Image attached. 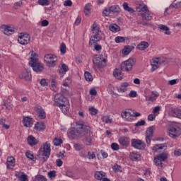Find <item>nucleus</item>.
<instances>
[{
    "mask_svg": "<svg viewBox=\"0 0 181 181\" xmlns=\"http://www.w3.org/2000/svg\"><path fill=\"white\" fill-rule=\"evenodd\" d=\"M69 134L72 139L83 138L82 142L84 145H86V146H90L93 142L91 127L86 124H78L77 127H71Z\"/></svg>",
    "mask_w": 181,
    "mask_h": 181,
    "instance_id": "nucleus-1",
    "label": "nucleus"
},
{
    "mask_svg": "<svg viewBox=\"0 0 181 181\" xmlns=\"http://www.w3.org/2000/svg\"><path fill=\"white\" fill-rule=\"evenodd\" d=\"M31 54L30 61L29 62V66L32 67L33 71L35 73H40L45 70V66H43V64L39 62V58H37L38 55L36 52L31 51L30 52Z\"/></svg>",
    "mask_w": 181,
    "mask_h": 181,
    "instance_id": "nucleus-2",
    "label": "nucleus"
},
{
    "mask_svg": "<svg viewBox=\"0 0 181 181\" xmlns=\"http://www.w3.org/2000/svg\"><path fill=\"white\" fill-rule=\"evenodd\" d=\"M51 151L52 149L50 148V144H49V142H46L45 144L43 145V147L41 148L38 151V159L42 160L43 162L47 161L50 157Z\"/></svg>",
    "mask_w": 181,
    "mask_h": 181,
    "instance_id": "nucleus-3",
    "label": "nucleus"
},
{
    "mask_svg": "<svg viewBox=\"0 0 181 181\" xmlns=\"http://www.w3.org/2000/svg\"><path fill=\"white\" fill-rule=\"evenodd\" d=\"M168 136L173 139H176L181 136V124L179 122H173L168 130Z\"/></svg>",
    "mask_w": 181,
    "mask_h": 181,
    "instance_id": "nucleus-4",
    "label": "nucleus"
},
{
    "mask_svg": "<svg viewBox=\"0 0 181 181\" xmlns=\"http://www.w3.org/2000/svg\"><path fill=\"white\" fill-rule=\"evenodd\" d=\"M136 11L138 12H144L140 13V15L144 21H151L152 16L149 13V10L148 9V6L146 5L140 4L138 8H136Z\"/></svg>",
    "mask_w": 181,
    "mask_h": 181,
    "instance_id": "nucleus-5",
    "label": "nucleus"
},
{
    "mask_svg": "<svg viewBox=\"0 0 181 181\" xmlns=\"http://www.w3.org/2000/svg\"><path fill=\"white\" fill-rule=\"evenodd\" d=\"M136 63V59L133 58H129V59L123 62L121 64L122 71H131L132 67L135 66Z\"/></svg>",
    "mask_w": 181,
    "mask_h": 181,
    "instance_id": "nucleus-6",
    "label": "nucleus"
},
{
    "mask_svg": "<svg viewBox=\"0 0 181 181\" xmlns=\"http://www.w3.org/2000/svg\"><path fill=\"white\" fill-rule=\"evenodd\" d=\"M93 63L96 67H98V69H103V67L107 66V59L103 58V55H96L93 59Z\"/></svg>",
    "mask_w": 181,
    "mask_h": 181,
    "instance_id": "nucleus-7",
    "label": "nucleus"
},
{
    "mask_svg": "<svg viewBox=\"0 0 181 181\" xmlns=\"http://www.w3.org/2000/svg\"><path fill=\"white\" fill-rule=\"evenodd\" d=\"M44 60L48 67H54L56 62H57V57L52 54H46L44 57Z\"/></svg>",
    "mask_w": 181,
    "mask_h": 181,
    "instance_id": "nucleus-8",
    "label": "nucleus"
},
{
    "mask_svg": "<svg viewBox=\"0 0 181 181\" xmlns=\"http://www.w3.org/2000/svg\"><path fill=\"white\" fill-rule=\"evenodd\" d=\"M132 146L135 149H139V151H144L146 148V144L142 140L132 139L131 140Z\"/></svg>",
    "mask_w": 181,
    "mask_h": 181,
    "instance_id": "nucleus-9",
    "label": "nucleus"
},
{
    "mask_svg": "<svg viewBox=\"0 0 181 181\" xmlns=\"http://www.w3.org/2000/svg\"><path fill=\"white\" fill-rule=\"evenodd\" d=\"M18 42L23 46L25 45H29V42H30V35L28 33H21L18 35Z\"/></svg>",
    "mask_w": 181,
    "mask_h": 181,
    "instance_id": "nucleus-10",
    "label": "nucleus"
},
{
    "mask_svg": "<svg viewBox=\"0 0 181 181\" xmlns=\"http://www.w3.org/2000/svg\"><path fill=\"white\" fill-rule=\"evenodd\" d=\"M54 101L55 105L57 107H59V105H62V104H66L69 100H67V98L63 96L62 93H57L54 96Z\"/></svg>",
    "mask_w": 181,
    "mask_h": 181,
    "instance_id": "nucleus-11",
    "label": "nucleus"
},
{
    "mask_svg": "<svg viewBox=\"0 0 181 181\" xmlns=\"http://www.w3.org/2000/svg\"><path fill=\"white\" fill-rule=\"evenodd\" d=\"M155 129V126H151L148 127L146 132V142L148 145L151 144L152 138H153V130Z\"/></svg>",
    "mask_w": 181,
    "mask_h": 181,
    "instance_id": "nucleus-12",
    "label": "nucleus"
},
{
    "mask_svg": "<svg viewBox=\"0 0 181 181\" xmlns=\"http://www.w3.org/2000/svg\"><path fill=\"white\" fill-rule=\"evenodd\" d=\"M1 29L4 35L7 36H11V35L15 33V28L9 25H2Z\"/></svg>",
    "mask_w": 181,
    "mask_h": 181,
    "instance_id": "nucleus-13",
    "label": "nucleus"
},
{
    "mask_svg": "<svg viewBox=\"0 0 181 181\" xmlns=\"http://www.w3.org/2000/svg\"><path fill=\"white\" fill-rule=\"evenodd\" d=\"M19 78L24 79L25 81H30L32 80L30 69L25 68V71L19 74Z\"/></svg>",
    "mask_w": 181,
    "mask_h": 181,
    "instance_id": "nucleus-14",
    "label": "nucleus"
},
{
    "mask_svg": "<svg viewBox=\"0 0 181 181\" xmlns=\"http://www.w3.org/2000/svg\"><path fill=\"white\" fill-rule=\"evenodd\" d=\"M36 112L40 118V119H45L46 118V112H45V110H43V107L42 106L38 105L36 107Z\"/></svg>",
    "mask_w": 181,
    "mask_h": 181,
    "instance_id": "nucleus-15",
    "label": "nucleus"
},
{
    "mask_svg": "<svg viewBox=\"0 0 181 181\" xmlns=\"http://www.w3.org/2000/svg\"><path fill=\"white\" fill-rule=\"evenodd\" d=\"M23 124L26 128H31L33 125V119L29 117H24L23 119Z\"/></svg>",
    "mask_w": 181,
    "mask_h": 181,
    "instance_id": "nucleus-16",
    "label": "nucleus"
},
{
    "mask_svg": "<svg viewBox=\"0 0 181 181\" xmlns=\"http://www.w3.org/2000/svg\"><path fill=\"white\" fill-rule=\"evenodd\" d=\"M92 30L93 32H95V35H93L94 37H95V38L98 40H101L103 39V37H101V35H100V33H101V31H100V28H97V25L93 24L92 25Z\"/></svg>",
    "mask_w": 181,
    "mask_h": 181,
    "instance_id": "nucleus-17",
    "label": "nucleus"
},
{
    "mask_svg": "<svg viewBox=\"0 0 181 181\" xmlns=\"http://www.w3.org/2000/svg\"><path fill=\"white\" fill-rule=\"evenodd\" d=\"M58 107H60L63 114H67L70 110V103L68 100L66 103H63Z\"/></svg>",
    "mask_w": 181,
    "mask_h": 181,
    "instance_id": "nucleus-18",
    "label": "nucleus"
},
{
    "mask_svg": "<svg viewBox=\"0 0 181 181\" xmlns=\"http://www.w3.org/2000/svg\"><path fill=\"white\" fill-rule=\"evenodd\" d=\"M149 47V43L148 42L141 41L138 45L137 49L141 50V52L144 50H146Z\"/></svg>",
    "mask_w": 181,
    "mask_h": 181,
    "instance_id": "nucleus-19",
    "label": "nucleus"
},
{
    "mask_svg": "<svg viewBox=\"0 0 181 181\" xmlns=\"http://www.w3.org/2000/svg\"><path fill=\"white\" fill-rule=\"evenodd\" d=\"M170 114L173 117L175 118H179L181 119V110L180 109H173L172 108L170 110Z\"/></svg>",
    "mask_w": 181,
    "mask_h": 181,
    "instance_id": "nucleus-20",
    "label": "nucleus"
},
{
    "mask_svg": "<svg viewBox=\"0 0 181 181\" xmlns=\"http://www.w3.org/2000/svg\"><path fill=\"white\" fill-rule=\"evenodd\" d=\"M119 144H120L122 146H128V145H129V139L126 136H122L119 139Z\"/></svg>",
    "mask_w": 181,
    "mask_h": 181,
    "instance_id": "nucleus-21",
    "label": "nucleus"
},
{
    "mask_svg": "<svg viewBox=\"0 0 181 181\" xmlns=\"http://www.w3.org/2000/svg\"><path fill=\"white\" fill-rule=\"evenodd\" d=\"M160 60H159V58H156V59H153L151 62V71H155V70H158L159 69V64H160Z\"/></svg>",
    "mask_w": 181,
    "mask_h": 181,
    "instance_id": "nucleus-22",
    "label": "nucleus"
},
{
    "mask_svg": "<svg viewBox=\"0 0 181 181\" xmlns=\"http://www.w3.org/2000/svg\"><path fill=\"white\" fill-rule=\"evenodd\" d=\"M7 169H12L15 167V158L13 157H8L7 158Z\"/></svg>",
    "mask_w": 181,
    "mask_h": 181,
    "instance_id": "nucleus-23",
    "label": "nucleus"
},
{
    "mask_svg": "<svg viewBox=\"0 0 181 181\" xmlns=\"http://www.w3.org/2000/svg\"><path fill=\"white\" fill-rule=\"evenodd\" d=\"M166 149L168 148V144H156L154 146H153V151L154 152H158L160 149Z\"/></svg>",
    "mask_w": 181,
    "mask_h": 181,
    "instance_id": "nucleus-24",
    "label": "nucleus"
},
{
    "mask_svg": "<svg viewBox=\"0 0 181 181\" xmlns=\"http://www.w3.org/2000/svg\"><path fill=\"white\" fill-rule=\"evenodd\" d=\"M109 12L110 13H119L121 12V8L118 5H114L109 7Z\"/></svg>",
    "mask_w": 181,
    "mask_h": 181,
    "instance_id": "nucleus-25",
    "label": "nucleus"
},
{
    "mask_svg": "<svg viewBox=\"0 0 181 181\" xmlns=\"http://www.w3.org/2000/svg\"><path fill=\"white\" fill-rule=\"evenodd\" d=\"M27 141L28 145H30V146H35V145L37 144V140L36 139V138H35V136L32 135L28 137Z\"/></svg>",
    "mask_w": 181,
    "mask_h": 181,
    "instance_id": "nucleus-26",
    "label": "nucleus"
},
{
    "mask_svg": "<svg viewBox=\"0 0 181 181\" xmlns=\"http://www.w3.org/2000/svg\"><path fill=\"white\" fill-rule=\"evenodd\" d=\"M129 86V83L127 82L122 83L120 87H117L118 93H125L127 91V87Z\"/></svg>",
    "mask_w": 181,
    "mask_h": 181,
    "instance_id": "nucleus-27",
    "label": "nucleus"
},
{
    "mask_svg": "<svg viewBox=\"0 0 181 181\" xmlns=\"http://www.w3.org/2000/svg\"><path fill=\"white\" fill-rule=\"evenodd\" d=\"M121 116L122 118H124L126 121H132V119L131 118V117H132V113L129 112H127V111L122 112L121 114Z\"/></svg>",
    "mask_w": 181,
    "mask_h": 181,
    "instance_id": "nucleus-28",
    "label": "nucleus"
},
{
    "mask_svg": "<svg viewBox=\"0 0 181 181\" xmlns=\"http://www.w3.org/2000/svg\"><path fill=\"white\" fill-rule=\"evenodd\" d=\"M113 76L115 77V78H117V80H122V74L119 69H115L113 71Z\"/></svg>",
    "mask_w": 181,
    "mask_h": 181,
    "instance_id": "nucleus-29",
    "label": "nucleus"
},
{
    "mask_svg": "<svg viewBox=\"0 0 181 181\" xmlns=\"http://www.w3.org/2000/svg\"><path fill=\"white\" fill-rule=\"evenodd\" d=\"M35 129H36V131H45V129H46V125H45L44 122H37L35 124Z\"/></svg>",
    "mask_w": 181,
    "mask_h": 181,
    "instance_id": "nucleus-30",
    "label": "nucleus"
},
{
    "mask_svg": "<svg viewBox=\"0 0 181 181\" xmlns=\"http://www.w3.org/2000/svg\"><path fill=\"white\" fill-rule=\"evenodd\" d=\"M133 49H134V47H131L129 45L125 46L122 49V53L124 54V56H128L129 52H132Z\"/></svg>",
    "mask_w": 181,
    "mask_h": 181,
    "instance_id": "nucleus-31",
    "label": "nucleus"
},
{
    "mask_svg": "<svg viewBox=\"0 0 181 181\" xmlns=\"http://www.w3.org/2000/svg\"><path fill=\"white\" fill-rule=\"evenodd\" d=\"M130 158L132 160H141V154L139 153H132L130 154Z\"/></svg>",
    "mask_w": 181,
    "mask_h": 181,
    "instance_id": "nucleus-32",
    "label": "nucleus"
},
{
    "mask_svg": "<svg viewBox=\"0 0 181 181\" xmlns=\"http://www.w3.org/2000/svg\"><path fill=\"white\" fill-rule=\"evenodd\" d=\"M109 29L111 32H119L121 30V28L117 24L110 25Z\"/></svg>",
    "mask_w": 181,
    "mask_h": 181,
    "instance_id": "nucleus-33",
    "label": "nucleus"
},
{
    "mask_svg": "<svg viewBox=\"0 0 181 181\" xmlns=\"http://www.w3.org/2000/svg\"><path fill=\"white\" fill-rule=\"evenodd\" d=\"M123 8L124 9V11L129 12V13H134V12H135V10H134V8L129 7V6L128 5V3H127V2H124L123 4Z\"/></svg>",
    "mask_w": 181,
    "mask_h": 181,
    "instance_id": "nucleus-34",
    "label": "nucleus"
},
{
    "mask_svg": "<svg viewBox=\"0 0 181 181\" xmlns=\"http://www.w3.org/2000/svg\"><path fill=\"white\" fill-rule=\"evenodd\" d=\"M158 29H160V30H163L165 31V35H170V31H169V28L168 26L165 25H158Z\"/></svg>",
    "mask_w": 181,
    "mask_h": 181,
    "instance_id": "nucleus-35",
    "label": "nucleus"
},
{
    "mask_svg": "<svg viewBox=\"0 0 181 181\" xmlns=\"http://www.w3.org/2000/svg\"><path fill=\"white\" fill-rule=\"evenodd\" d=\"M157 157L159 158L161 162H165L168 159V153H161L157 155Z\"/></svg>",
    "mask_w": 181,
    "mask_h": 181,
    "instance_id": "nucleus-36",
    "label": "nucleus"
},
{
    "mask_svg": "<svg viewBox=\"0 0 181 181\" xmlns=\"http://www.w3.org/2000/svg\"><path fill=\"white\" fill-rule=\"evenodd\" d=\"M153 162L154 164L156 165V166H160L161 168H163V163H162L160 159L157 157V156L154 157Z\"/></svg>",
    "mask_w": 181,
    "mask_h": 181,
    "instance_id": "nucleus-37",
    "label": "nucleus"
},
{
    "mask_svg": "<svg viewBox=\"0 0 181 181\" xmlns=\"http://www.w3.org/2000/svg\"><path fill=\"white\" fill-rule=\"evenodd\" d=\"M90 11H91V4L88 3L86 4L84 7V13L86 16L90 13Z\"/></svg>",
    "mask_w": 181,
    "mask_h": 181,
    "instance_id": "nucleus-38",
    "label": "nucleus"
},
{
    "mask_svg": "<svg viewBox=\"0 0 181 181\" xmlns=\"http://www.w3.org/2000/svg\"><path fill=\"white\" fill-rule=\"evenodd\" d=\"M97 42H100L99 40L94 37V35L91 36L89 41V46H90V47H93V44L97 45Z\"/></svg>",
    "mask_w": 181,
    "mask_h": 181,
    "instance_id": "nucleus-39",
    "label": "nucleus"
},
{
    "mask_svg": "<svg viewBox=\"0 0 181 181\" xmlns=\"http://www.w3.org/2000/svg\"><path fill=\"white\" fill-rule=\"evenodd\" d=\"M104 174H103V172L101 171H97L95 173V178L97 179V180H102L103 177H104Z\"/></svg>",
    "mask_w": 181,
    "mask_h": 181,
    "instance_id": "nucleus-40",
    "label": "nucleus"
},
{
    "mask_svg": "<svg viewBox=\"0 0 181 181\" xmlns=\"http://www.w3.org/2000/svg\"><path fill=\"white\" fill-rule=\"evenodd\" d=\"M84 77L86 81H93V75L88 71H86L84 74Z\"/></svg>",
    "mask_w": 181,
    "mask_h": 181,
    "instance_id": "nucleus-41",
    "label": "nucleus"
},
{
    "mask_svg": "<svg viewBox=\"0 0 181 181\" xmlns=\"http://www.w3.org/2000/svg\"><path fill=\"white\" fill-rule=\"evenodd\" d=\"M125 39L128 40L127 37L117 36L115 37V40L116 43H124V42H125Z\"/></svg>",
    "mask_w": 181,
    "mask_h": 181,
    "instance_id": "nucleus-42",
    "label": "nucleus"
},
{
    "mask_svg": "<svg viewBox=\"0 0 181 181\" xmlns=\"http://www.w3.org/2000/svg\"><path fill=\"white\" fill-rule=\"evenodd\" d=\"M102 121H103V122H105V124H111V122H112V119H110V116H108V115L103 116L102 117Z\"/></svg>",
    "mask_w": 181,
    "mask_h": 181,
    "instance_id": "nucleus-43",
    "label": "nucleus"
},
{
    "mask_svg": "<svg viewBox=\"0 0 181 181\" xmlns=\"http://www.w3.org/2000/svg\"><path fill=\"white\" fill-rule=\"evenodd\" d=\"M34 181H47V180L42 175H37Z\"/></svg>",
    "mask_w": 181,
    "mask_h": 181,
    "instance_id": "nucleus-44",
    "label": "nucleus"
},
{
    "mask_svg": "<svg viewBox=\"0 0 181 181\" xmlns=\"http://www.w3.org/2000/svg\"><path fill=\"white\" fill-rule=\"evenodd\" d=\"M39 5H42V6H47L50 4L49 0H38L37 1Z\"/></svg>",
    "mask_w": 181,
    "mask_h": 181,
    "instance_id": "nucleus-45",
    "label": "nucleus"
},
{
    "mask_svg": "<svg viewBox=\"0 0 181 181\" xmlns=\"http://www.w3.org/2000/svg\"><path fill=\"white\" fill-rule=\"evenodd\" d=\"M53 143L55 146H59L61 144H63V140L62 139L55 138Z\"/></svg>",
    "mask_w": 181,
    "mask_h": 181,
    "instance_id": "nucleus-46",
    "label": "nucleus"
},
{
    "mask_svg": "<svg viewBox=\"0 0 181 181\" xmlns=\"http://www.w3.org/2000/svg\"><path fill=\"white\" fill-rule=\"evenodd\" d=\"M170 8H175V9H179V8H181V1L175 3L173 2L172 4L170 6Z\"/></svg>",
    "mask_w": 181,
    "mask_h": 181,
    "instance_id": "nucleus-47",
    "label": "nucleus"
},
{
    "mask_svg": "<svg viewBox=\"0 0 181 181\" xmlns=\"http://www.w3.org/2000/svg\"><path fill=\"white\" fill-rule=\"evenodd\" d=\"M66 50H67L66 44H64V42H62L61 44V47H60V52H61L62 54H64L66 53Z\"/></svg>",
    "mask_w": 181,
    "mask_h": 181,
    "instance_id": "nucleus-48",
    "label": "nucleus"
},
{
    "mask_svg": "<svg viewBox=\"0 0 181 181\" xmlns=\"http://www.w3.org/2000/svg\"><path fill=\"white\" fill-rule=\"evenodd\" d=\"M69 71V66L66 64L62 65V74H66V72Z\"/></svg>",
    "mask_w": 181,
    "mask_h": 181,
    "instance_id": "nucleus-49",
    "label": "nucleus"
},
{
    "mask_svg": "<svg viewBox=\"0 0 181 181\" xmlns=\"http://www.w3.org/2000/svg\"><path fill=\"white\" fill-rule=\"evenodd\" d=\"M89 112L90 115H97L98 110L94 107L89 108Z\"/></svg>",
    "mask_w": 181,
    "mask_h": 181,
    "instance_id": "nucleus-50",
    "label": "nucleus"
},
{
    "mask_svg": "<svg viewBox=\"0 0 181 181\" xmlns=\"http://www.w3.org/2000/svg\"><path fill=\"white\" fill-rule=\"evenodd\" d=\"M146 100L150 103H154V101H156V98L153 95L146 96Z\"/></svg>",
    "mask_w": 181,
    "mask_h": 181,
    "instance_id": "nucleus-51",
    "label": "nucleus"
},
{
    "mask_svg": "<svg viewBox=\"0 0 181 181\" xmlns=\"http://www.w3.org/2000/svg\"><path fill=\"white\" fill-rule=\"evenodd\" d=\"M111 148L113 151H119V145L117 143H112L111 144Z\"/></svg>",
    "mask_w": 181,
    "mask_h": 181,
    "instance_id": "nucleus-52",
    "label": "nucleus"
},
{
    "mask_svg": "<svg viewBox=\"0 0 181 181\" xmlns=\"http://www.w3.org/2000/svg\"><path fill=\"white\" fill-rule=\"evenodd\" d=\"M146 124V122H145V120H141L139 122H137L134 126L135 127H144V125H145Z\"/></svg>",
    "mask_w": 181,
    "mask_h": 181,
    "instance_id": "nucleus-53",
    "label": "nucleus"
},
{
    "mask_svg": "<svg viewBox=\"0 0 181 181\" xmlns=\"http://www.w3.org/2000/svg\"><path fill=\"white\" fill-rule=\"evenodd\" d=\"M74 148L76 151H81V149H83V145L80 144H74Z\"/></svg>",
    "mask_w": 181,
    "mask_h": 181,
    "instance_id": "nucleus-54",
    "label": "nucleus"
},
{
    "mask_svg": "<svg viewBox=\"0 0 181 181\" xmlns=\"http://www.w3.org/2000/svg\"><path fill=\"white\" fill-rule=\"evenodd\" d=\"M136 95H138V93H136V91L135 90H131L129 94V96L131 97V98H135Z\"/></svg>",
    "mask_w": 181,
    "mask_h": 181,
    "instance_id": "nucleus-55",
    "label": "nucleus"
},
{
    "mask_svg": "<svg viewBox=\"0 0 181 181\" xmlns=\"http://www.w3.org/2000/svg\"><path fill=\"white\" fill-rule=\"evenodd\" d=\"M25 156H26L28 159H30L31 160H33L34 156H33V154L31 153L30 152L27 151V152L25 153Z\"/></svg>",
    "mask_w": 181,
    "mask_h": 181,
    "instance_id": "nucleus-56",
    "label": "nucleus"
},
{
    "mask_svg": "<svg viewBox=\"0 0 181 181\" xmlns=\"http://www.w3.org/2000/svg\"><path fill=\"white\" fill-rule=\"evenodd\" d=\"M48 176L49 177H50V179H52V177H56V171L55 170L49 171L48 173Z\"/></svg>",
    "mask_w": 181,
    "mask_h": 181,
    "instance_id": "nucleus-57",
    "label": "nucleus"
},
{
    "mask_svg": "<svg viewBox=\"0 0 181 181\" xmlns=\"http://www.w3.org/2000/svg\"><path fill=\"white\" fill-rule=\"evenodd\" d=\"M113 170H115V172H119V170H121V166L118 165V164H115L113 167H112Z\"/></svg>",
    "mask_w": 181,
    "mask_h": 181,
    "instance_id": "nucleus-58",
    "label": "nucleus"
},
{
    "mask_svg": "<svg viewBox=\"0 0 181 181\" xmlns=\"http://www.w3.org/2000/svg\"><path fill=\"white\" fill-rule=\"evenodd\" d=\"M64 6H71L73 5V2H71V0H66L64 2Z\"/></svg>",
    "mask_w": 181,
    "mask_h": 181,
    "instance_id": "nucleus-59",
    "label": "nucleus"
},
{
    "mask_svg": "<svg viewBox=\"0 0 181 181\" xmlns=\"http://www.w3.org/2000/svg\"><path fill=\"white\" fill-rule=\"evenodd\" d=\"M156 118V115L155 114H151L148 116V121H153Z\"/></svg>",
    "mask_w": 181,
    "mask_h": 181,
    "instance_id": "nucleus-60",
    "label": "nucleus"
},
{
    "mask_svg": "<svg viewBox=\"0 0 181 181\" xmlns=\"http://www.w3.org/2000/svg\"><path fill=\"white\" fill-rule=\"evenodd\" d=\"M40 83L42 87H46V86H47V81L45 78L41 79Z\"/></svg>",
    "mask_w": 181,
    "mask_h": 181,
    "instance_id": "nucleus-61",
    "label": "nucleus"
},
{
    "mask_svg": "<svg viewBox=\"0 0 181 181\" xmlns=\"http://www.w3.org/2000/svg\"><path fill=\"white\" fill-rule=\"evenodd\" d=\"M20 180L21 181H29V180H28V176L25 174L22 175L20 177Z\"/></svg>",
    "mask_w": 181,
    "mask_h": 181,
    "instance_id": "nucleus-62",
    "label": "nucleus"
},
{
    "mask_svg": "<svg viewBox=\"0 0 181 181\" xmlns=\"http://www.w3.org/2000/svg\"><path fill=\"white\" fill-rule=\"evenodd\" d=\"M66 175L68 176V177H74V174L70 170L66 172Z\"/></svg>",
    "mask_w": 181,
    "mask_h": 181,
    "instance_id": "nucleus-63",
    "label": "nucleus"
},
{
    "mask_svg": "<svg viewBox=\"0 0 181 181\" xmlns=\"http://www.w3.org/2000/svg\"><path fill=\"white\" fill-rule=\"evenodd\" d=\"M174 155H175V156H181V150L177 149V150L174 151Z\"/></svg>",
    "mask_w": 181,
    "mask_h": 181,
    "instance_id": "nucleus-64",
    "label": "nucleus"
}]
</instances>
